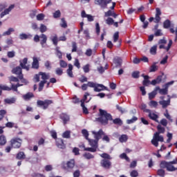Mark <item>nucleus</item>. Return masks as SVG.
<instances>
[{"label":"nucleus","mask_w":177,"mask_h":177,"mask_svg":"<svg viewBox=\"0 0 177 177\" xmlns=\"http://www.w3.org/2000/svg\"><path fill=\"white\" fill-rule=\"evenodd\" d=\"M44 19H45V15H44L43 13H40L37 15V20H38L39 21L44 20Z\"/></svg>","instance_id":"45"},{"label":"nucleus","mask_w":177,"mask_h":177,"mask_svg":"<svg viewBox=\"0 0 177 177\" xmlns=\"http://www.w3.org/2000/svg\"><path fill=\"white\" fill-rule=\"evenodd\" d=\"M32 97H34V93H27L22 95V99L26 102H28V100L32 99Z\"/></svg>","instance_id":"19"},{"label":"nucleus","mask_w":177,"mask_h":177,"mask_svg":"<svg viewBox=\"0 0 177 177\" xmlns=\"http://www.w3.org/2000/svg\"><path fill=\"white\" fill-rule=\"evenodd\" d=\"M145 113H148V117H149L150 120H153V121H156V122H158V115L156 114L154 112H152L150 109H145Z\"/></svg>","instance_id":"12"},{"label":"nucleus","mask_w":177,"mask_h":177,"mask_svg":"<svg viewBox=\"0 0 177 177\" xmlns=\"http://www.w3.org/2000/svg\"><path fill=\"white\" fill-rule=\"evenodd\" d=\"M91 133L94 136L95 139L98 141L100 139H102V136L104 135V132L102 129H100L98 131H93Z\"/></svg>","instance_id":"14"},{"label":"nucleus","mask_w":177,"mask_h":177,"mask_svg":"<svg viewBox=\"0 0 177 177\" xmlns=\"http://www.w3.org/2000/svg\"><path fill=\"white\" fill-rule=\"evenodd\" d=\"M39 30H40V32H46V31L47 30L46 26H45L44 24H41Z\"/></svg>","instance_id":"61"},{"label":"nucleus","mask_w":177,"mask_h":177,"mask_svg":"<svg viewBox=\"0 0 177 177\" xmlns=\"http://www.w3.org/2000/svg\"><path fill=\"white\" fill-rule=\"evenodd\" d=\"M156 95H157L156 88L151 93H149V99L151 100V99H154L156 97Z\"/></svg>","instance_id":"38"},{"label":"nucleus","mask_w":177,"mask_h":177,"mask_svg":"<svg viewBox=\"0 0 177 177\" xmlns=\"http://www.w3.org/2000/svg\"><path fill=\"white\" fill-rule=\"evenodd\" d=\"M106 23L108 24V26H111L114 23V19L111 17H109L107 19H106Z\"/></svg>","instance_id":"49"},{"label":"nucleus","mask_w":177,"mask_h":177,"mask_svg":"<svg viewBox=\"0 0 177 177\" xmlns=\"http://www.w3.org/2000/svg\"><path fill=\"white\" fill-rule=\"evenodd\" d=\"M157 128L158 132L154 133L153 139L151 140V143L155 147H158V142H164V137L160 136V133H164L165 132V129L160 124H158Z\"/></svg>","instance_id":"1"},{"label":"nucleus","mask_w":177,"mask_h":177,"mask_svg":"<svg viewBox=\"0 0 177 177\" xmlns=\"http://www.w3.org/2000/svg\"><path fill=\"white\" fill-rule=\"evenodd\" d=\"M120 158H122V160H126V161H129V158L127 156V153H125L120 154Z\"/></svg>","instance_id":"56"},{"label":"nucleus","mask_w":177,"mask_h":177,"mask_svg":"<svg viewBox=\"0 0 177 177\" xmlns=\"http://www.w3.org/2000/svg\"><path fill=\"white\" fill-rule=\"evenodd\" d=\"M71 136V131H66L62 133V138L65 139H70Z\"/></svg>","instance_id":"36"},{"label":"nucleus","mask_w":177,"mask_h":177,"mask_svg":"<svg viewBox=\"0 0 177 177\" xmlns=\"http://www.w3.org/2000/svg\"><path fill=\"white\" fill-rule=\"evenodd\" d=\"M110 2H111V0H95V5H99L102 9H106L107 4L110 3Z\"/></svg>","instance_id":"11"},{"label":"nucleus","mask_w":177,"mask_h":177,"mask_svg":"<svg viewBox=\"0 0 177 177\" xmlns=\"http://www.w3.org/2000/svg\"><path fill=\"white\" fill-rule=\"evenodd\" d=\"M74 167H75V160L74 159H71L66 162H62L61 163V168L65 171H71L74 169Z\"/></svg>","instance_id":"4"},{"label":"nucleus","mask_w":177,"mask_h":177,"mask_svg":"<svg viewBox=\"0 0 177 177\" xmlns=\"http://www.w3.org/2000/svg\"><path fill=\"white\" fill-rule=\"evenodd\" d=\"M39 75L41 76V80H43L39 84V91L41 92V91L44 89V86L45 84H46V80H49V78H50V75L49 73H46L44 72H40Z\"/></svg>","instance_id":"6"},{"label":"nucleus","mask_w":177,"mask_h":177,"mask_svg":"<svg viewBox=\"0 0 177 177\" xmlns=\"http://www.w3.org/2000/svg\"><path fill=\"white\" fill-rule=\"evenodd\" d=\"M79 81L81 82L82 83L88 82V78L86 77H85L84 75H82L79 78Z\"/></svg>","instance_id":"58"},{"label":"nucleus","mask_w":177,"mask_h":177,"mask_svg":"<svg viewBox=\"0 0 177 177\" xmlns=\"http://www.w3.org/2000/svg\"><path fill=\"white\" fill-rule=\"evenodd\" d=\"M4 102L6 104H13V103H16V97L5 99Z\"/></svg>","instance_id":"28"},{"label":"nucleus","mask_w":177,"mask_h":177,"mask_svg":"<svg viewBox=\"0 0 177 177\" xmlns=\"http://www.w3.org/2000/svg\"><path fill=\"white\" fill-rule=\"evenodd\" d=\"M55 74H57V75H62L63 74V69H62V68H57Z\"/></svg>","instance_id":"59"},{"label":"nucleus","mask_w":177,"mask_h":177,"mask_svg":"<svg viewBox=\"0 0 177 177\" xmlns=\"http://www.w3.org/2000/svg\"><path fill=\"white\" fill-rule=\"evenodd\" d=\"M176 160H173L171 162H167V161H162L160 162V168H163L167 169V171H169V172H174V171H176V168L174 167V164H176Z\"/></svg>","instance_id":"3"},{"label":"nucleus","mask_w":177,"mask_h":177,"mask_svg":"<svg viewBox=\"0 0 177 177\" xmlns=\"http://www.w3.org/2000/svg\"><path fill=\"white\" fill-rule=\"evenodd\" d=\"M83 157H84V158L86 160H91L92 158H95V156L90 153H86L83 154Z\"/></svg>","instance_id":"39"},{"label":"nucleus","mask_w":177,"mask_h":177,"mask_svg":"<svg viewBox=\"0 0 177 177\" xmlns=\"http://www.w3.org/2000/svg\"><path fill=\"white\" fill-rule=\"evenodd\" d=\"M62 16V13L60 12V10H57L53 13V17L54 19H58V17H60Z\"/></svg>","instance_id":"47"},{"label":"nucleus","mask_w":177,"mask_h":177,"mask_svg":"<svg viewBox=\"0 0 177 177\" xmlns=\"http://www.w3.org/2000/svg\"><path fill=\"white\" fill-rule=\"evenodd\" d=\"M59 66L60 67H62V68H66V67H67V63L64 60H61L59 62Z\"/></svg>","instance_id":"63"},{"label":"nucleus","mask_w":177,"mask_h":177,"mask_svg":"<svg viewBox=\"0 0 177 177\" xmlns=\"http://www.w3.org/2000/svg\"><path fill=\"white\" fill-rule=\"evenodd\" d=\"M149 78H150L149 76H144V80L142 82V84L145 86H149V85H150L151 82H150V80H149Z\"/></svg>","instance_id":"32"},{"label":"nucleus","mask_w":177,"mask_h":177,"mask_svg":"<svg viewBox=\"0 0 177 177\" xmlns=\"http://www.w3.org/2000/svg\"><path fill=\"white\" fill-rule=\"evenodd\" d=\"M40 39V44H46V41H48V37H46L45 34H41Z\"/></svg>","instance_id":"37"},{"label":"nucleus","mask_w":177,"mask_h":177,"mask_svg":"<svg viewBox=\"0 0 177 177\" xmlns=\"http://www.w3.org/2000/svg\"><path fill=\"white\" fill-rule=\"evenodd\" d=\"M15 9V4H11L7 9L4 10L0 15V17H3V16H6V15H9L12 10Z\"/></svg>","instance_id":"16"},{"label":"nucleus","mask_w":177,"mask_h":177,"mask_svg":"<svg viewBox=\"0 0 177 177\" xmlns=\"http://www.w3.org/2000/svg\"><path fill=\"white\" fill-rule=\"evenodd\" d=\"M116 108L118 109V110L119 111H120V113L122 114H124V113H127L128 111H127V109H124V108H122V107H121V106H120L118 105L116 106Z\"/></svg>","instance_id":"57"},{"label":"nucleus","mask_w":177,"mask_h":177,"mask_svg":"<svg viewBox=\"0 0 177 177\" xmlns=\"http://www.w3.org/2000/svg\"><path fill=\"white\" fill-rule=\"evenodd\" d=\"M149 106H150V107H157L158 106V102L152 100L149 102Z\"/></svg>","instance_id":"50"},{"label":"nucleus","mask_w":177,"mask_h":177,"mask_svg":"<svg viewBox=\"0 0 177 177\" xmlns=\"http://www.w3.org/2000/svg\"><path fill=\"white\" fill-rule=\"evenodd\" d=\"M158 175H159V176H162V177L165 176V171L162 169H158Z\"/></svg>","instance_id":"55"},{"label":"nucleus","mask_w":177,"mask_h":177,"mask_svg":"<svg viewBox=\"0 0 177 177\" xmlns=\"http://www.w3.org/2000/svg\"><path fill=\"white\" fill-rule=\"evenodd\" d=\"M160 16H161V10L158 8H156L155 18L153 17H150L149 19L150 23H151L153 20H154V23H160L161 21V17H160Z\"/></svg>","instance_id":"9"},{"label":"nucleus","mask_w":177,"mask_h":177,"mask_svg":"<svg viewBox=\"0 0 177 177\" xmlns=\"http://www.w3.org/2000/svg\"><path fill=\"white\" fill-rule=\"evenodd\" d=\"M108 68H109V64H106L104 67L102 66L97 67V70L100 74H103V73H104V71H106V70H107Z\"/></svg>","instance_id":"24"},{"label":"nucleus","mask_w":177,"mask_h":177,"mask_svg":"<svg viewBox=\"0 0 177 177\" xmlns=\"http://www.w3.org/2000/svg\"><path fill=\"white\" fill-rule=\"evenodd\" d=\"M156 52H157V46H152L150 49V53L151 55H156Z\"/></svg>","instance_id":"52"},{"label":"nucleus","mask_w":177,"mask_h":177,"mask_svg":"<svg viewBox=\"0 0 177 177\" xmlns=\"http://www.w3.org/2000/svg\"><path fill=\"white\" fill-rule=\"evenodd\" d=\"M56 145L59 149H64L66 146L64 145V142H63V140L62 138H58L56 140Z\"/></svg>","instance_id":"22"},{"label":"nucleus","mask_w":177,"mask_h":177,"mask_svg":"<svg viewBox=\"0 0 177 177\" xmlns=\"http://www.w3.org/2000/svg\"><path fill=\"white\" fill-rule=\"evenodd\" d=\"M50 39H51L52 42L53 43V45H55V46H57V43L59 42V39L57 38V35H55L51 37Z\"/></svg>","instance_id":"33"},{"label":"nucleus","mask_w":177,"mask_h":177,"mask_svg":"<svg viewBox=\"0 0 177 177\" xmlns=\"http://www.w3.org/2000/svg\"><path fill=\"white\" fill-rule=\"evenodd\" d=\"M100 118L99 121L102 122V124H108L109 121L113 120V117L107 111L100 109Z\"/></svg>","instance_id":"2"},{"label":"nucleus","mask_w":177,"mask_h":177,"mask_svg":"<svg viewBox=\"0 0 177 177\" xmlns=\"http://www.w3.org/2000/svg\"><path fill=\"white\" fill-rule=\"evenodd\" d=\"M127 140L128 136H127L126 134H123L119 138V142H120V143H125V142H127Z\"/></svg>","instance_id":"31"},{"label":"nucleus","mask_w":177,"mask_h":177,"mask_svg":"<svg viewBox=\"0 0 177 177\" xmlns=\"http://www.w3.org/2000/svg\"><path fill=\"white\" fill-rule=\"evenodd\" d=\"M100 156L102 158H105V160H111V156H110L109 153H104L100 154Z\"/></svg>","instance_id":"42"},{"label":"nucleus","mask_w":177,"mask_h":177,"mask_svg":"<svg viewBox=\"0 0 177 177\" xmlns=\"http://www.w3.org/2000/svg\"><path fill=\"white\" fill-rule=\"evenodd\" d=\"M156 91H159V93L160 95H167L168 94V88L165 87L164 88H160L158 86L156 87Z\"/></svg>","instance_id":"27"},{"label":"nucleus","mask_w":177,"mask_h":177,"mask_svg":"<svg viewBox=\"0 0 177 177\" xmlns=\"http://www.w3.org/2000/svg\"><path fill=\"white\" fill-rule=\"evenodd\" d=\"M101 167L105 169H110L111 168V162L107 159H103L100 162Z\"/></svg>","instance_id":"13"},{"label":"nucleus","mask_w":177,"mask_h":177,"mask_svg":"<svg viewBox=\"0 0 177 177\" xmlns=\"http://www.w3.org/2000/svg\"><path fill=\"white\" fill-rule=\"evenodd\" d=\"M11 146L14 149H19L21 146L23 140L20 138H14L11 140Z\"/></svg>","instance_id":"10"},{"label":"nucleus","mask_w":177,"mask_h":177,"mask_svg":"<svg viewBox=\"0 0 177 177\" xmlns=\"http://www.w3.org/2000/svg\"><path fill=\"white\" fill-rule=\"evenodd\" d=\"M157 62H154L149 69L150 73H154V71H157L158 70V66H157Z\"/></svg>","instance_id":"35"},{"label":"nucleus","mask_w":177,"mask_h":177,"mask_svg":"<svg viewBox=\"0 0 177 177\" xmlns=\"http://www.w3.org/2000/svg\"><path fill=\"white\" fill-rule=\"evenodd\" d=\"M60 118L62 120L64 124H67L70 121V116L66 113H62L60 115Z\"/></svg>","instance_id":"20"},{"label":"nucleus","mask_w":177,"mask_h":177,"mask_svg":"<svg viewBox=\"0 0 177 177\" xmlns=\"http://www.w3.org/2000/svg\"><path fill=\"white\" fill-rule=\"evenodd\" d=\"M12 32H15V28H9L6 31L3 32V37H6V35H10Z\"/></svg>","instance_id":"29"},{"label":"nucleus","mask_w":177,"mask_h":177,"mask_svg":"<svg viewBox=\"0 0 177 177\" xmlns=\"http://www.w3.org/2000/svg\"><path fill=\"white\" fill-rule=\"evenodd\" d=\"M164 28H169L171 27V21L169 19H167L163 23Z\"/></svg>","instance_id":"40"},{"label":"nucleus","mask_w":177,"mask_h":177,"mask_svg":"<svg viewBox=\"0 0 177 177\" xmlns=\"http://www.w3.org/2000/svg\"><path fill=\"white\" fill-rule=\"evenodd\" d=\"M39 68V62L38 59L35 57H33V62L32 63V68H35L36 70Z\"/></svg>","instance_id":"25"},{"label":"nucleus","mask_w":177,"mask_h":177,"mask_svg":"<svg viewBox=\"0 0 177 177\" xmlns=\"http://www.w3.org/2000/svg\"><path fill=\"white\" fill-rule=\"evenodd\" d=\"M89 88H93L94 92H102V91H109V88L103 84L88 82Z\"/></svg>","instance_id":"5"},{"label":"nucleus","mask_w":177,"mask_h":177,"mask_svg":"<svg viewBox=\"0 0 177 177\" xmlns=\"http://www.w3.org/2000/svg\"><path fill=\"white\" fill-rule=\"evenodd\" d=\"M159 104L162 106V109H166V107H168L171 104V99L169 98L167 100H162L159 102Z\"/></svg>","instance_id":"17"},{"label":"nucleus","mask_w":177,"mask_h":177,"mask_svg":"<svg viewBox=\"0 0 177 177\" xmlns=\"http://www.w3.org/2000/svg\"><path fill=\"white\" fill-rule=\"evenodd\" d=\"M136 121H138V118H136V116H133L132 119L127 120V124H133V122Z\"/></svg>","instance_id":"51"},{"label":"nucleus","mask_w":177,"mask_h":177,"mask_svg":"<svg viewBox=\"0 0 177 177\" xmlns=\"http://www.w3.org/2000/svg\"><path fill=\"white\" fill-rule=\"evenodd\" d=\"M83 34L85 35L86 39H89L91 36L89 35V30L86 29L83 31Z\"/></svg>","instance_id":"48"},{"label":"nucleus","mask_w":177,"mask_h":177,"mask_svg":"<svg viewBox=\"0 0 177 177\" xmlns=\"http://www.w3.org/2000/svg\"><path fill=\"white\" fill-rule=\"evenodd\" d=\"M16 158L17 160H24L26 158V154H24V152L21 151L17 154Z\"/></svg>","instance_id":"34"},{"label":"nucleus","mask_w":177,"mask_h":177,"mask_svg":"<svg viewBox=\"0 0 177 177\" xmlns=\"http://www.w3.org/2000/svg\"><path fill=\"white\" fill-rule=\"evenodd\" d=\"M82 133L83 136H84L85 139H86V140H88V139H89V138H88L89 133L88 132V131L86 129H83L82 131Z\"/></svg>","instance_id":"43"},{"label":"nucleus","mask_w":177,"mask_h":177,"mask_svg":"<svg viewBox=\"0 0 177 177\" xmlns=\"http://www.w3.org/2000/svg\"><path fill=\"white\" fill-rule=\"evenodd\" d=\"M138 176H139V173H138V171H136V170H133L130 173V176H131V177H138Z\"/></svg>","instance_id":"60"},{"label":"nucleus","mask_w":177,"mask_h":177,"mask_svg":"<svg viewBox=\"0 0 177 177\" xmlns=\"http://www.w3.org/2000/svg\"><path fill=\"white\" fill-rule=\"evenodd\" d=\"M21 68H22L20 66H17L12 70V74H15L16 75H18L19 80H22V82H24V84H27L28 82L26 80V79L23 78V73H22Z\"/></svg>","instance_id":"7"},{"label":"nucleus","mask_w":177,"mask_h":177,"mask_svg":"<svg viewBox=\"0 0 177 177\" xmlns=\"http://www.w3.org/2000/svg\"><path fill=\"white\" fill-rule=\"evenodd\" d=\"M88 141L89 142L90 146H91V147H93L95 149H97V143H98V140H91V139H88Z\"/></svg>","instance_id":"21"},{"label":"nucleus","mask_w":177,"mask_h":177,"mask_svg":"<svg viewBox=\"0 0 177 177\" xmlns=\"http://www.w3.org/2000/svg\"><path fill=\"white\" fill-rule=\"evenodd\" d=\"M82 17H86L88 21H93V16L86 14L85 10L82 11Z\"/></svg>","instance_id":"23"},{"label":"nucleus","mask_w":177,"mask_h":177,"mask_svg":"<svg viewBox=\"0 0 177 177\" xmlns=\"http://www.w3.org/2000/svg\"><path fill=\"white\" fill-rule=\"evenodd\" d=\"M110 16H112L114 19H117V17H118V15L115 14L114 11L109 10L108 12H105V17H109Z\"/></svg>","instance_id":"26"},{"label":"nucleus","mask_w":177,"mask_h":177,"mask_svg":"<svg viewBox=\"0 0 177 177\" xmlns=\"http://www.w3.org/2000/svg\"><path fill=\"white\" fill-rule=\"evenodd\" d=\"M55 50L57 56L59 57V59H62L63 54L62 53V51H60V48L56 47Z\"/></svg>","instance_id":"41"},{"label":"nucleus","mask_w":177,"mask_h":177,"mask_svg":"<svg viewBox=\"0 0 177 177\" xmlns=\"http://www.w3.org/2000/svg\"><path fill=\"white\" fill-rule=\"evenodd\" d=\"M7 56L8 57L12 58V57H15V56H16V52L15 51H8L7 53Z\"/></svg>","instance_id":"53"},{"label":"nucleus","mask_w":177,"mask_h":177,"mask_svg":"<svg viewBox=\"0 0 177 177\" xmlns=\"http://www.w3.org/2000/svg\"><path fill=\"white\" fill-rule=\"evenodd\" d=\"M6 144V138H5V136H0V145L1 146H3V145Z\"/></svg>","instance_id":"44"},{"label":"nucleus","mask_w":177,"mask_h":177,"mask_svg":"<svg viewBox=\"0 0 177 177\" xmlns=\"http://www.w3.org/2000/svg\"><path fill=\"white\" fill-rule=\"evenodd\" d=\"M89 67H91V66L88 64L84 66H83V71L84 73H89V71H90Z\"/></svg>","instance_id":"62"},{"label":"nucleus","mask_w":177,"mask_h":177,"mask_svg":"<svg viewBox=\"0 0 177 177\" xmlns=\"http://www.w3.org/2000/svg\"><path fill=\"white\" fill-rule=\"evenodd\" d=\"M53 103V101L51 100H46L44 101L43 100H37V104L38 107H41L43 110H46L48 107H49L50 104H52Z\"/></svg>","instance_id":"8"},{"label":"nucleus","mask_w":177,"mask_h":177,"mask_svg":"<svg viewBox=\"0 0 177 177\" xmlns=\"http://www.w3.org/2000/svg\"><path fill=\"white\" fill-rule=\"evenodd\" d=\"M81 175V171L80 170H75L73 172V177H80Z\"/></svg>","instance_id":"64"},{"label":"nucleus","mask_w":177,"mask_h":177,"mask_svg":"<svg viewBox=\"0 0 177 177\" xmlns=\"http://www.w3.org/2000/svg\"><path fill=\"white\" fill-rule=\"evenodd\" d=\"M113 124H115L116 125H122V120L120 118H116L113 120Z\"/></svg>","instance_id":"46"},{"label":"nucleus","mask_w":177,"mask_h":177,"mask_svg":"<svg viewBox=\"0 0 177 177\" xmlns=\"http://www.w3.org/2000/svg\"><path fill=\"white\" fill-rule=\"evenodd\" d=\"M113 63L116 66V67H121V66H122V59L116 57L113 58Z\"/></svg>","instance_id":"18"},{"label":"nucleus","mask_w":177,"mask_h":177,"mask_svg":"<svg viewBox=\"0 0 177 177\" xmlns=\"http://www.w3.org/2000/svg\"><path fill=\"white\" fill-rule=\"evenodd\" d=\"M31 35H27L26 33H21L19 35V39H30V38H31Z\"/></svg>","instance_id":"30"},{"label":"nucleus","mask_w":177,"mask_h":177,"mask_svg":"<svg viewBox=\"0 0 177 177\" xmlns=\"http://www.w3.org/2000/svg\"><path fill=\"white\" fill-rule=\"evenodd\" d=\"M28 60V59L24 58L23 59H21L19 61L21 68L26 70V71H28V70H30V66L26 65Z\"/></svg>","instance_id":"15"},{"label":"nucleus","mask_w":177,"mask_h":177,"mask_svg":"<svg viewBox=\"0 0 177 177\" xmlns=\"http://www.w3.org/2000/svg\"><path fill=\"white\" fill-rule=\"evenodd\" d=\"M102 140L104 142H106V143H109L110 142V138H109V136L106 135L104 133L103 137H102Z\"/></svg>","instance_id":"54"}]
</instances>
